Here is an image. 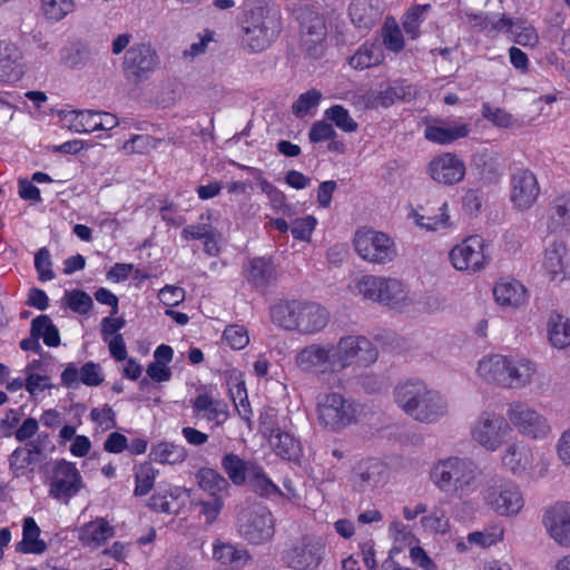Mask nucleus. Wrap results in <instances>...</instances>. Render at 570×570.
Returning a JSON list of instances; mask_svg holds the SVG:
<instances>
[{
	"label": "nucleus",
	"mask_w": 570,
	"mask_h": 570,
	"mask_svg": "<svg viewBox=\"0 0 570 570\" xmlns=\"http://www.w3.org/2000/svg\"><path fill=\"white\" fill-rule=\"evenodd\" d=\"M392 397L405 415L421 424H435L449 414L448 399L420 379L397 382Z\"/></svg>",
	"instance_id": "1"
},
{
	"label": "nucleus",
	"mask_w": 570,
	"mask_h": 570,
	"mask_svg": "<svg viewBox=\"0 0 570 570\" xmlns=\"http://www.w3.org/2000/svg\"><path fill=\"white\" fill-rule=\"evenodd\" d=\"M240 43L249 52L271 47L282 30V11L274 0H245L239 20Z\"/></svg>",
	"instance_id": "2"
},
{
	"label": "nucleus",
	"mask_w": 570,
	"mask_h": 570,
	"mask_svg": "<svg viewBox=\"0 0 570 570\" xmlns=\"http://www.w3.org/2000/svg\"><path fill=\"white\" fill-rule=\"evenodd\" d=\"M355 291L364 299L397 313L411 312L416 305L410 284L399 277L364 275L356 282Z\"/></svg>",
	"instance_id": "3"
},
{
	"label": "nucleus",
	"mask_w": 570,
	"mask_h": 570,
	"mask_svg": "<svg viewBox=\"0 0 570 570\" xmlns=\"http://www.w3.org/2000/svg\"><path fill=\"white\" fill-rule=\"evenodd\" d=\"M432 484L443 493L462 499L478 489V469L465 458L450 455L436 460L429 472Z\"/></svg>",
	"instance_id": "4"
},
{
	"label": "nucleus",
	"mask_w": 570,
	"mask_h": 570,
	"mask_svg": "<svg viewBox=\"0 0 570 570\" xmlns=\"http://www.w3.org/2000/svg\"><path fill=\"white\" fill-rule=\"evenodd\" d=\"M271 320L286 331L309 335L322 331L327 325L330 314L317 303L284 301L272 307Z\"/></svg>",
	"instance_id": "5"
},
{
	"label": "nucleus",
	"mask_w": 570,
	"mask_h": 570,
	"mask_svg": "<svg viewBox=\"0 0 570 570\" xmlns=\"http://www.w3.org/2000/svg\"><path fill=\"white\" fill-rule=\"evenodd\" d=\"M318 423L333 432H338L358 421L357 404L334 391L320 393L316 397Z\"/></svg>",
	"instance_id": "6"
},
{
	"label": "nucleus",
	"mask_w": 570,
	"mask_h": 570,
	"mask_svg": "<svg viewBox=\"0 0 570 570\" xmlns=\"http://www.w3.org/2000/svg\"><path fill=\"white\" fill-rule=\"evenodd\" d=\"M484 505L501 518H515L525 508L521 487L511 479H499L482 491Z\"/></svg>",
	"instance_id": "7"
},
{
	"label": "nucleus",
	"mask_w": 570,
	"mask_h": 570,
	"mask_svg": "<svg viewBox=\"0 0 570 570\" xmlns=\"http://www.w3.org/2000/svg\"><path fill=\"white\" fill-rule=\"evenodd\" d=\"M489 243L480 235H470L455 244L449 252L451 266L461 273L475 274L490 263Z\"/></svg>",
	"instance_id": "8"
},
{
	"label": "nucleus",
	"mask_w": 570,
	"mask_h": 570,
	"mask_svg": "<svg viewBox=\"0 0 570 570\" xmlns=\"http://www.w3.org/2000/svg\"><path fill=\"white\" fill-rule=\"evenodd\" d=\"M511 431L508 421L493 410L482 411L470 429L472 441L487 452H497L505 442Z\"/></svg>",
	"instance_id": "9"
},
{
	"label": "nucleus",
	"mask_w": 570,
	"mask_h": 570,
	"mask_svg": "<svg viewBox=\"0 0 570 570\" xmlns=\"http://www.w3.org/2000/svg\"><path fill=\"white\" fill-rule=\"evenodd\" d=\"M332 371L338 372L351 365L368 366L376 362L377 351L364 336H345L332 344Z\"/></svg>",
	"instance_id": "10"
},
{
	"label": "nucleus",
	"mask_w": 570,
	"mask_h": 570,
	"mask_svg": "<svg viewBox=\"0 0 570 570\" xmlns=\"http://www.w3.org/2000/svg\"><path fill=\"white\" fill-rule=\"evenodd\" d=\"M354 249L357 255L372 264L386 265L395 261L397 249L394 240L385 233L362 228L355 233Z\"/></svg>",
	"instance_id": "11"
},
{
	"label": "nucleus",
	"mask_w": 570,
	"mask_h": 570,
	"mask_svg": "<svg viewBox=\"0 0 570 570\" xmlns=\"http://www.w3.org/2000/svg\"><path fill=\"white\" fill-rule=\"evenodd\" d=\"M507 417L509 424L530 440H546L552 432L547 416L522 401H513L508 405Z\"/></svg>",
	"instance_id": "12"
},
{
	"label": "nucleus",
	"mask_w": 570,
	"mask_h": 570,
	"mask_svg": "<svg viewBox=\"0 0 570 570\" xmlns=\"http://www.w3.org/2000/svg\"><path fill=\"white\" fill-rule=\"evenodd\" d=\"M407 218L417 228L428 233L446 232L455 226L450 203L443 197L430 198L423 205L411 207Z\"/></svg>",
	"instance_id": "13"
},
{
	"label": "nucleus",
	"mask_w": 570,
	"mask_h": 570,
	"mask_svg": "<svg viewBox=\"0 0 570 570\" xmlns=\"http://www.w3.org/2000/svg\"><path fill=\"white\" fill-rule=\"evenodd\" d=\"M237 530L246 541L261 544L274 535V519L265 507L253 505L239 512Z\"/></svg>",
	"instance_id": "14"
},
{
	"label": "nucleus",
	"mask_w": 570,
	"mask_h": 570,
	"mask_svg": "<svg viewBox=\"0 0 570 570\" xmlns=\"http://www.w3.org/2000/svg\"><path fill=\"white\" fill-rule=\"evenodd\" d=\"M83 485L82 476L76 464L60 460L51 470L48 492L51 498L67 503L80 492Z\"/></svg>",
	"instance_id": "15"
},
{
	"label": "nucleus",
	"mask_w": 570,
	"mask_h": 570,
	"mask_svg": "<svg viewBox=\"0 0 570 570\" xmlns=\"http://www.w3.org/2000/svg\"><path fill=\"white\" fill-rule=\"evenodd\" d=\"M326 554L325 543L320 539L297 542L283 553V561L293 570H318Z\"/></svg>",
	"instance_id": "16"
},
{
	"label": "nucleus",
	"mask_w": 570,
	"mask_h": 570,
	"mask_svg": "<svg viewBox=\"0 0 570 570\" xmlns=\"http://www.w3.org/2000/svg\"><path fill=\"white\" fill-rule=\"evenodd\" d=\"M466 166L454 153L445 151L433 157L426 166V175L436 184L454 186L464 180Z\"/></svg>",
	"instance_id": "17"
},
{
	"label": "nucleus",
	"mask_w": 570,
	"mask_h": 570,
	"mask_svg": "<svg viewBox=\"0 0 570 570\" xmlns=\"http://www.w3.org/2000/svg\"><path fill=\"white\" fill-rule=\"evenodd\" d=\"M159 60L151 45L139 42L131 46L124 57V71L135 81L146 80L158 67Z\"/></svg>",
	"instance_id": "18"
},
{
	"label": "nucleus",
	"mask_w": 570,
	"mask_h": 570,
	"mask_svg": "<svg viewBox=\"0 0 570 570\" xmlns=\"http://www.w3.org/2000/svg\"><path fill=\"white\" fill-rule=\"evenodd\" d=\"M538 364L521 355H507L503 386L504 389L523 390L539 382Z\"/></svg>",
	"instance_id": "19"
},
{
	"label": "nucleus",
	"mask_w": 570,
	"mask_h": 570,
	"mask_svg": "<svg viewBox=\"0 0 570 570\" xmlns=\"http://www.w3.org/2000/svg\"><path fill=\"white\" fill-rule=\"evenodd\" d=\"M540 272L549 282L561 284L570 279V252L561 242L547 246L539 261Z\"/></svg>",
	"instance_id": "20"
},
{
	"label": "nucleus",
	"mask_w": 570,
	"mask_h": 570,
	"mask_svg": "<svg viewBox=\"0 0 570 570\" xmlns=\"http://www.w3.org/2000/svg\"><path fill=\"white\" fill-rule=\"evenodd\" d=\"M547 535L558 546L570 548V502H557L542 515Z\"/></svg>",
	"instance_id": "21"
},
{
	"label": "nucleus",
	"mask_w": 570,
	"mask_h": 570,
	"mask_svg": "<svg viewBox=\"0 0 570 570\" xmlns=\"http://www.w3.org/2000/svg\"><path fill=\"white\" fill-rule=\"evenodd\" d=\"M540 186L529 169H519L511 177L510 200L514 209L525 212L538 200Z\"/></svg>",
	"instance_id": "22"
},
{
	"label": "nucleus",
	"mask_w": 570,
	"mask_h": 570,
	"mask_svg": "<svg viewBox=\"0 0 570 570\" xmlns=\"http://www.w3.org/2000/svg\"><path fill=\"white\" fill-rule=\"evenodd\" d=\"M302 41L312 58H320L325 52L326 24L322 14L306 10L301 17Z\"/></svg>",
	"instance_id": "23"
},
{
	"label": "nucleus",
	"mask_w": 570,
	"mask_h": 570,
	"mask_svg": "<svg viewBox=\"0 0 570 570\" xmlns=\"http://www.w3.org/2000/svg\"><path fill=\"white\" fill-rule=\"evenodd\" d=\"M502 466L514 476L530 473L534 464L532 448L523 440L514 439L505 444L501 456Z\"/></svg>",
	"instance_id": "24"
},
{
	"label": "nucleus",
	"mask_w": 570,
	"mask_h": 570,
	"mask_svg": "<svg viewBox=\"0 0 570 570\" xmlns=\"http://www.w3.org/2000/svg\"><path fill=\"white\" fill-rule=\"evenodd\" d=\"M332 344H309L295 355V365L303 372L326 373L332 371Z\"/></svg>",
	"instance_id": "25"
},
{
	"label": "nucleus",
	"mask_w": 570,
	"mask_h": 570,
	"mask_svg": "<svg viewBox=\"0 0 570 570\" xmlns=\"http://www.w3.org/2000/svg\"><path fill=\"white\" fill-rule=\"evenodd\" d=\"M471 132V126L460 120H439L429 124L424 129V137L438 145H450L455 140L465 138Z\"/></svg>",
	"instance_id": "26"
},
{
	"label": "nucleus",
	"mask_w": 570,
	"mask_h": 570,
	"mask_svg": "<svg viewBox=\"0 0 570 570\" xmlns=\"http://www.w3.org/2000/svg\"><path fill=\"white\" fill-rule=\"evenodd\" d=\"M493 298L504 309H518L527 304L529 292L521 282L503 278L494 284Z\"/></svg>",
	"instance_id": "27"
},
{
	"label": "nucleus",
	"mask_w": 570,
	"mask_h": 570,
	"mask_svg": "<svg viewBox=\"0 0 570 570\" xmlns=\"http://www.w3.org/2000/svg\"><path fill=\"white\" fill-rule=\"evenodd\" d=\"M508 354L490 353L482 355L474 368L475 376L484 384L502 387Z\"/></svg>",
	"instance_id": "28"
},
{
	"label": "nucleus",
	"mask_w": 570,
	"mask_h": 570,
	"mask_svg": "<svg viewBox=\"0 0 570 570\" xmlns=\"http://www.w3.org/2000/svg\"><path fill=\"white\" fill-rule=\"evenodd\" d=\"M389 471L386 465L377 460H367L357 465L354 471V487L361 491L374 489L386 483Z\"/></svg>",
	"instance_id": "29"
},
{
	"label": "nucleus",
	"mask_w": 570,
	"mask_h": 570,
	"mask_svg": "<svg viewBox=\"0 0 570 570\" xmlns=\"http://www.w3.org/2000/svg\"><path fill=\"white\" fill-rule=\"evenodd\" d=\"M351 22L361 30H370L381 18V0H351L348 6Z\"/></svg>",
	"instance_id": "30"
},
{
	"label": "nucleus",
	"mask_w": 570,
	"mask_h": 570,
	"mask_svg": "<svg viewBox=\"0 0 570 570\" xmlns=\"http://www.w3.org/2000/svg\"><path fill=\"white\" fill-rule=\"evenodd\" d=\"M547 226L552 233H570V191L561 193L551 200Z\"/></svg>",
	"instance_id": "31"
},
{
	"label": "nucleus",
	"mask_w": 570,
	"mask_h": 570,
	"mask_svg": "<svg viewBox=\"0 0 570 570\" xmlns=\"http://www.w3.org/2000/svg\"><path fill=\"white\" fill-rule=\"evenodd\" d=\"M194 411L203 414L209 422L216 425L223 424L228 417V406L222 400L215 397L210 391L204 390L193 401Z\"/></svg>",
	"instance_id": "32"
},
{
	"label": "nucleus",
	"mask_w": 570,
	"mask_h": 570,
	"mask_svg": "<svg viewBox=\"0 0 570 570\" xmlns=\"http://www.w3.org/2000/svg\"><path fill=\"white\" fill-rule=\"evenodd\" d=\"M62 128L76 134L94 132V110L65 108L57 112Z\"/></svg>",
	"instance_id": "33"
},
{
	"label": "nucleus",
	"mask_w": 570,
	"mask_h": 570,
	"mask_svg": "<svg viewBox=\"0 0 570 570\" xmlns=\"http://www.w3.org/2000/svg\"><path fill=\"white\" fill-rule=\"evenodd\" d=\"M384 60L381 43L377 40L365 41L348 58V65L355 70L379 66Z\"/></svg>",
	"instance_id": "34"
},
{
	"label": "nucleus",
	"mask_w": 570,
	"mask_h": 570,
	"mask_svg": "<svg viewBox=\"0 0 570 570\" xmlns=\"http://www.w3.org/2000/svg\"><path fill=\"white\" fill-rule=\"evenodd\" d=\"M26 72V62L21 49L9 43L4 48L2 55V81L17 82Z\"/></svg>",
	"instance_id": "35"
},
{
	"label": "nucleus",
	"mask_w": 570,
	"mask_h": 570,
	"mask_svg": "<svg viewBox=\"0 0 570 570\" xmlns=\"http://www.w3.org/2000/svg\"><path fill=\"white\" fill-rule=\"evenodd\" d=\"M115 534L114 528L102 518L83 524L79 529L78 539L83 546L99 547Z\"/></svg>",
	"instance_id": "36"
},
{
	"label": "nucleus",
	"mask_w": 570,
	"mask_h": 570,
	"mask_svg": "<svg viewBox=\"0 0 570 570\" xmlns=\"http://www.w3.org/2000/svg\"><path fill=\"white\" fill-rule=\"evenodd\" d=\"M227 385L230 399L233 400L238 414L249 421L252 409L247 397L245 381L242 372L233 370L227 374Z\"/></svg>",
	"instance_id": "37"
},
{
	"label": "nucleus",
	"mask_w": 570,
	"mask_h": 570,
	"mask_svg": "<svg viewBox=\"0 0 570 570\" xmlns=\"http://www.w3.org/2000/svg\"><path fill=\"white\" fill-rule=\"evenodd\" d=\"M547 337L551 346L563 350L570 345V318L553 312L547 320Z\"/></svg>",
	"instance_id": "38"
},
{
	"label": "nucleus",
	"mask_w": 570,
	"mask_h": 570,
	"mask_svg": "<svg viewBox=\"0 0 570 570\" xmlns=\"http://www.w3.org/2000/svg\"><path fill=\"white\" fill-rule=\"evenodd\" d=\"M494 27L497 29L505 28L520 46L534 47L539 42V35L535 28L524 21L513 22L510 19L501 17Z\"/></svg>",
	"instance_id": "39"
},
{
	"label": "nucleus",
	"mask_w": 570,
	"mask_h": 570,
	"mask_svg": "<svg viewBox=\"0 0 570 570\" xmlns=\"http://www.w3.org/2000/svg\"><path fill=\"white\" fill-rule=\"evenodd\" d=\"M256 465V463L244 461L233 453L225 454L222 459L223 470L228 479L236 485L246 483L249 474L255 471Z\"/></svg>",
	"instance_id": "40"
},
{
	"label": "nucleus",
	"mask_w": 570,
	"mask_h": 570,
	"mask_svg": "<svg viewBox=\"0 0 570 570\" xmlns=\"http://www.w3.org/2000/svg\"><path fill=\"white\" fill-rule=\"evenodd\" d=\"M149 456L159 464H180L187 459V450L171 442H159L151 446Z\"/></svg>",
	"instance_id": "41"
},
{
	"label": "nucleus",
	"mask_w": 570,
	"mask_h": 570,
	"mask_svg": "<svg viewBox=\"0 0 570 570\" xmlns=\"http://www.w3.org/2000/svg\"><path fill=\"white\" fill-rule=\"evenodd\" d=\"M39 366L40 362L33 361L24 368L26 390L33 399L45 397L46 392L55 386L49 375L36 372Z\"/></svg>",
	"instance_id": "42"
},
{
	"label": "nucleus",
	"mask_w": 570,
	"mask_h": 570,
	"mask_svg": "<svg viewBox=\"0 0 570 570\" xmlns=\"http://www.w3.org/2000/svg\"><path fill=\"white\" fill-rule=\"evenodd\" d=\"M269 444L277 455L286 460L296 459L301 452L299 442L291 433L279 429L272 431Z\"/></svg>",
	"instance_id": "43"
},
{
	"label": "nucleus",
	"mask_w": 570,
	"mask_h": 570,
	"mask_svg": "<svg viewBox=\"0 0 570 570\" xmlns=\"http://www.w3.org/2000/svg\"><path fill=\"white\" fill-rule=\"evenodd\" d=\"M76 0H40L39 11L49 23H58L72 13Z\"/></svg>",
	"instance_id": "44"
},
{
	"label": "nucleus",
	"mask_w": 570,
	"mask_h": 570,
	"mask_svg": "<svg viewBox=\"0 0 570 570\" xmlns=\"http://www.w3.org/2000/svg\"><path fill=\"white\" fill-rule=\"evenodd\" d=\"M216 41V31L205 28L195 35L191 42L181 51V57L187 61H193L196 58L204 56L208 51L210 45Z\"/></svg>",
	"instance_id": "45"
},
{
	"label": "nucleus",
	"mask_w": 570,
	"mask_h": 570,
	"mask_svg": "<svg viewBox=\"0 0 570 570\" xmlns=\"http://www.w3.org/2000/svg\"><path fill=\"white\" fill-rule=\"evenodd\" d=\"M19 549L24 553L36 554H40L47 549L46 542L40 539V528L32 518L24 520L22 540L19 543Z\"/></svg>",
	"instance_id": "46"
},
{
	"label": "nucleus",
	"mask_w": 570,
	"mask_h": 570,
	"mask_svg": "<svg viewBox=\"0 0 570 570\" xmlns=\"http://www.w3.org/2000/svg\"><path fill=\"white\" fill-rule=\"evenodd\" d=\"M245 273L247 281L257 288L266 286L274 277L273 265L265 258H253Z\"/></svg>",
	"instance_id": "47"
},
{
	"label": "nucleus",
	"mask_w": 570,
	"mask_h": 570,
	"mask_svg": "<svg viewBox=\"0 0 570 570\" xmlns=\"http://www.w3.org/2000/svg\"><path fill=\"white\" fill-rule=\"evenodd\" d=\"M422 530L431 535H445L451 530L450 519L443 509L434 508L422 517Z\"/></svg>",
	"instance_id": "48"
},
{
	"label": "nucleus",
	"mask_w": 570,
	"mask_h": 570,
	"mask_svg": "<svg viewBox=\"0 0 570 570\" xmlns=\"http://www.w3.org/2000/svg\"><path fill=\"white\" fill-rule=\"evenodd\" d=\"M504 538V528L499 524H490L480 531L470 532L466 537V541L470 546H476L480 548H490L498 544Z\"/></svg>",
	"instance_id": "49"
},
{
	"label": "nucleus",
	"mask_w": 570,
	"mask_h": 570,
	"mask_svg": "<svg viewBox=\"0 0 570 570\" xmlns=\"http://www.w3.org/2000/svg\"><path fill=\"white\" fill-rule=\"evenodd\" d=\"M481 114L484 119L499 128L519 129L522 127V121L515 118L512 114L502 108L493 107L489 104L482 105Z\"/></svg>",
	"instance_id": "50"
},
{
	"label": "nucleus",
	"mask_w": 570,
	"mask_h": 570,
	"mask_svg": "<svg viewBox=\"0 0 570 570\" xmlns=\"http://www.w3.org/2000/svg\"><path fill=\"white\" fill-rule=\"evenodd\" d=\"M31 334L36 338L41 337L50 347H56L60 343L59 331L47 315H40L32 321Z\"/></svg>",
	"instance_id": "51"
},
{
	"label": "nucleus",
	"mask_w": 570,
	"mask_h": 570,
	"mask_svg": "<svg viewBox=\"0 0 570 570\" xmlns=\"http://www.w3.org/2000/svg\"><path fill=\"white\" fill-rule=\"evenodd\" d=\"M196 479L199 488L214 498H218L217 494L228 488L227 480L209 468L200 469L196 474Z\"/></svg>",
	"instance_id": "52"
},
{
	"label": "nucleus",
	"mask_w": 570,
	"mask_h": 570,
	"mask_svg": "<svg viewBox=\"0 0 570 570\" xmlns=\"http://www.w3.org/2000/svg\"><path fill=\"white\" fill-rule=\"evenodd\" d=\"M243 169H246L247 171L254 173L257 185L263 194L266 195V197L269 200V205L273 209L279 210L286 205V197L282 190H279L277 187H275L272 183H269L267 179H265L262 176V173L253 167L248 166H240Z\"/></svg>",
	"instance_id": "53"
},
{
	"label": "nucleus",
	"mask_w": 570,
	"mask_h": 570,
	"mask_svg": "<svg viewBox=\"0 0 570 570\" xmlns=\"http://www.w3.org/2000/svg\"><path fill=\"white\" fill-rule=\"evenodd\" d=\"M213 557L224 564L248 560V554L245 550L238 549L234 544L222 540L214 541Z\"/></svg>",
	"instance_id": "54"
},
{
	"label": "nucleus",
	"mask_w": 570,
	"mask_h": 570,
	"mask_svg": "<svg viewBox=\"0 0 570 570\" xmlns=\"http://www.w3.org/2000/svg\"><path fill=\"white\" fill-rule=\"evenodd\" d=\"M159 144L160 139L149 135H134L122 144L120 150L125 155H145L156 149Z\"/></svg>",
	"instance_id": "55"
},
{
	"label": "nucleus",
	"mask_w": 570,
	"mask_h": 570,
	"mask_svg": "<svg viewBox=\"0 0 570 570\" xmlns=\"http://www.w3.org/2000/svg\"><path fill=\"white\" fill-rule=\"evenodd\" d=\"M157 470L150 463H142L136 468L134 494L146 495L154 487Z\"/></svg>",
	"instance_id": "56"
},
{
	"label": "nucleus",
	"mask_w": 570,
	"mask_h": 570,
	"mask_svg": "<svg viewBox=\"0 0 570 570\" xmlns=\"http://www.w3.org/2000/svg\"><path fill=\"white\" fill-rule=\"evenodd\" d=\"M324 116L344 132H354L357 130V122L350 115V111L341 105H334L327 108L324 111Z\"/></svg>",
	"instance_id": "57"
},
{
	"label": "nucleus",
	"mask_w": 570,
	"mask_h": 570,
	"mask_svg": "<svg viewBox=\"0 0 570 570\" xmlns=\"http://www.w3.org/2000/svg\"><path fill=\"white\" fill-rule=\"evenodd\" d=\"M429 10L430 4L416 6L404 16L403 28L410 39L414 40L420 36V27Z\"/></svg>",
	"instance_id": "58"
},
{
	"label": "nucleus",
	"mask_w": 570,
	"mask_h": 570,
	"mask_svg": "<svg viewBox=\"0 0 570 570\" xmlns=\"http://www.w3.org/2000/svg\"><path fill=\"white\" fill-rule=\"evenodd\" d=\"M381 36L382 42L387 50L399 52L404 48L402 31L394 20L384 23Z\"/></svg>",
	"instance_id": "59"
},
{
	"label": "nucleus",
	"mask_w": 570,
	"mask_h": 570,
	"mask_svg": "<svg viewBox=\"0 0 570 570\" xmlns=\"http://www.w3.org/2000/svg\"><path fill=\"white\" fill-rule=\"evenodd\" d=\"M316 226V217L312 215L298 217L291 223V233L297 240L311 242L313 232L315 230Z\"/></svg>",
	"instance_id": "60"
},
{
	"label": "nucleus",
	"mask_w": 570,
	"mask_h": 570,
	"mask_svg": "<svg viewBox=\"0 0 570 570\" xmlns=\"http://www.w3.org/2000/svg\"><path fill=\"white\" fill-rule=\"evenodd\" d=\"M247 482L253 490L261 495H273L278 492L276 484L266 476L263 469L258 465H256L255 471L249 474Z\"/></svg>",
	"instance_id": "61"
},
{
	"label": "nucleus",
	"mask_w": 570,
	"mask_h": 570,
	"mask_svg": "<svg viewBox=\"0 0 570 570\" xmlns=\"http://www.w3.org/2000/svg\"><path fill=\"white\" fill-rule=\"evenodd\" d=\"M65 304L76 313L86 314L92 307L91 297L82 291H68L63 296Z\"/></svg>",
	"instance_id": "62"
},
{
	"label": "nucleus",
	"mask_w": 570,
	"mask_h": 570,
	"mask_svg": "<svg viewBox=\"0 0 570 570\" xmlns=\"http://www.w3.org/2000/svg\"><path fill=\"white\" fill-rule=\"evenodd\" d=\"M483 194L481 190L468 189L461 198V209L469 217H476L482 209Z\"/></svg>",
	"instance_id": "63"
},
{
	"label": "nucleus",
	"mask_w": 570,
	"mask_h": 570,
	"mask_svg": "<svg viewBox=\"0 0 570 570\" xmlns=\"http://www.w3.org/2000/svg\"><path fill=\"white\" fill-rule=\"evenodd\" d=\"M223 340L229 347L242 350L249 343V335L243 325H230L225 328Z\"/></svg>",
	"instance_id": "64"
}]
</instances>
